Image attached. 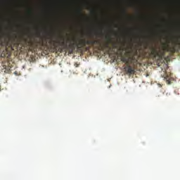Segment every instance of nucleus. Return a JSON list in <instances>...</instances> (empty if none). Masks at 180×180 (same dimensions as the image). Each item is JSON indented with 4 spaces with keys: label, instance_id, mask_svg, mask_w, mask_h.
Returning a JSON list of instances; mask_svg holds the SVG:
<instances>
[{
    "label": "nucleus",
    "instance_id": "nucleus-1",
    "mask_svg": "<svg viewBox=\"0 0 180 180\" xmlns=\"http://www.w3.org/2000/svg\"><path fill=\"white\" fill-rule=\"evenodd\" d=\"M123 63H125V67H124V70L125 71L126 74H128L129 75H132L133 74H135L136 72V68L135 65L132 64L134 63V58L131 57H123L122 58Z\"/></svg>",
    "mask_w": 180,
    "mask_h": 180
},
{
    "label": "nucleus",
    "instance_id": "nucleus-2",
    "mask_svg": "<svg viewBox=\"0 0 180 180\" xmlns=\"http://www.w3.org/2000/svg\"><path fill=\"white\" fill-rule=\"evenodd\" d=\"M75 42L78 47H84L86 44H96V43H98V41H96V39H88V41H86V39H79V42L77 41H75Z\"/></svg>",
    "mask_w": 180,
    "mask_h": 180
},
{
    "label": "nucleus",
    "instance_id": "nucleus-3",
    "mask_svg": "<svg viewBox=\"0 0 180 180\" xmlns=\"http://www.w3.org/2000/svg\"><path fill=\"white\" fill-rule=\"evenodd\" d=\"M105 47L108 49V52L117 53V50H124V47L119 46L118 44H112V46H110L109 44H106Z\"/></svg>",
    "mask_w": 180,
    "mask_h": 180
},
{
    "label": "nucleus",
    "instance_id": "nucleus-4",
    "mask_svg": "<svg viewBox=\"0 0 180 180\" xmlns=\"http://www.w3.org/2000/svg\"><path fill=\"white\" fill-rule=\"evenodd\" d=\"M48 39H50L51 41H53V47L54 49H58L59 44H60L61 41L60 39H54L53 35H48Z\"/></svg>",
    "mask_w": 180,
    "mask_h": 180
},
{
    "label": "nucleus",
    "instance_id": "nucleus-5",
    "mask_svg": "<svg viewBox=\"0 0 180 180\" xmlns=\"http://www.w3.org/2000/svg\"><path fill=\"white\" fill-rule=\"evenodd\" d=\"M167 96H168V94H166V95H165V94H158L157 98H158V99L161 98V99L165 100V99H167Z\"/></svg>",
    "mask_w": 180,
    "mask_h": 180
},
{
    "label": "nucleus",
    "instance_id": "nucleus-6",
    "mask_svg": "<svg viewBox=\"0 0 180 180\" xmlns=\"http://www.w3.org/2000/svg\"><path fill=\"white\" fill-rule=\"evenodd\" d=\"M164 79H165L167 84L168 85H169L170 84H172V79H171V77L169 75H166L164 78Z\"/></svg>",
    "mask_w": 180,
    "mask_h": 180
},
{
    "label": "nucleus",
    "instance_id": "nucleus-7",
    "mask_svg": "<svg viewBox=\"0 0 180 180\" xmlns=\"http://www.w3.org/2000/svg\"><path fill=\"white\" fill-rule=\"evenodd\" d=\"M151 51V54H153V56H156V50L155 49H154V47H150Z\"/></svg>",
    "mask_w": 180,
    "mask_h": 180
},
{
    "label": "nucleus",
    "instance_id": "nucleus-8",
    "mask_svg": "<svg viewBox=\"0 0 180 180\" xmlns=\"http://www.w3.org/2000/svg\"><path fill=\"white\" fill-rule=\"evenodd\" d=\"M11 68L10 67H6L5 68V72H10Z\"/></svg>",
    "mask_w": 180,
    "mask_h": 180
},
{
    "label": "nucleus",
    "instance_id": "nucleus-9",
    "mask_svg": "<svg viewBox=\"0 0 180 180\" xmlns=\"http://www.w3.org/2000/svg\"><path fill=\"white\" fill-rule=\"evenodd\" d=\"M78 14H79V15H83V13H82V10H81L80 8H79V10L77 11Z\"/></svg>",
    "mask_w": 180,
    "mask_h": 180
},
{
    "label": "nucleus",
    "instance_id": "nucleus-10",
    "mask_svg": "<svg viewBox=\"0 0 180 180\" xmlns=\"http://www.w3.org/2000/svg\"><path fill=\"white\" fill-rule=\"evenodd\" d=\"M123 13L125 14V15H127V10H123Z\"/></svg>",
    "mask_w": 180,
    "mask_h": 180
},
{
    "label": "nucleus",
    "instance_id": "nucleus-11",
    "mask_svg": "<svg viewBox=\"0 0 180 180\" xmlns=\"http://www.w3.org/2000/svg\"><path fill=\"white\" fill-rule=\"evenodd\" d=\"M178 24L180 25V20H178Z\"/></svg>",
    "mask_w": 180,
    "mask_h": 180
},
{
    "label": "nucleus",
    "instance_id": "nucleus-12",
    "mask_svg": "<svg viewBox=\"0 0 180 180\" xmlns=\"http://www.w3.org/2000/svg\"><path fill=\"white\" fill-rule=\"evenodd\" d=\"M64 39H63L62 44H64Z\"/></svg>",
    "mask_w": 180,
    "mask_h": 180
},
{
    "label": "nucleus",
    "instance_id": "nucleus-13",
    "mask_svg": "<svg viewBox=\"0 0 180 180\" xmlns=\"http://www.w3.org/2000/svg\"><path fill=\"white\" fill-rule=\"evenodd\" d=\"M1 35H0V43H1Z\"/></svg>",
    "mask_w": 180,
    "mask_h": 180
},
{
    "label": "nucleus",
    "instance_id": "nucleus-14",
    "mask_svg": "<svg viewBox=\"0 0 180 180\" xmlns=\"http://www.w3.org/2000/svg\"><path fill=\"white\" fill-rule=\"evenodd\" d=\"M1 91V85H0V91Z\"/></svg>",
    "mask_w": 180,
    "mask_h": 180
},
{
    "label": "nucleus",
    "instance_id": "nucleus-15",
    "mask_svg": "<svg viewBox=\"0 0 180 180\" xmlns=\"http://www.w3.org/2000/svg\"><path fill=\"white\" fill-rule=\"evenodd\" d=\"M148 44H146V47H148Z\"/></svg>",
    "mask_w": 180,
    "mask_h": 180
},
{
    "label": "nucleus",
    "instance_id": "nucleus-16",
    "mask_svg": "<svg viewBox=\"0 0 180 180\" xmlns=\"http://www.w3.org/2000/svg\"><path fill=\"white\" fill-rule=\"evenodd\" d=\"M93 13H95V11H93Z\"/></svg>",
    "mask_w": 180,
    "mask_h": 180
}]
</instances>
